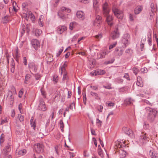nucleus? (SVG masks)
<instances>
[{
	"label": "nucleus",
	"mask_w": 158,
	"mask_h": 158,
	"mask_svg": "<svg viewBox=\"0 0 158 158\" xmlns=\"http://www.w3.org/2000/svg\"><path fill=\"white\" fill-rule=\"evenodd\" d=\"M28 15L29 17L32 21H34L35 20V18L34 15L32 13L31 11L28 12Z\"/></svg>",
	"instance_id": "nucleus-28"
},
{
	"label": "nucleus",
	"mask_w": 158,
	"mask_h": 158,
	"mask_svg": "<svg viewBox=\"0 0 158 158\" xmlns=\"http://www.w3.org/2000/svg\"><path fill=\"white\" fill-rule=\"evenodd\" d=\"M120 33L118 25L115 27V29L111 32V36L112 39L114 40L119 37Z\"/></svg>",
	"instance_id": "nucleus-3"
},
{
	"label": "nucleus",
	"mask_w": 158,
	"mask_h": 158,
	"mask_svg": "<svg viewBox=\"0 0 158 158\" xmlns=\"http://www.w3.org/2000/svg\"><path fill=\"white\" fill-rule=\"evenodd\" d=\"M106 72L105 71L102 70L98 69L95 70L94 72L92 74L93 75L96 76L98 75L104 74Z\"/></svg>",
	"instance_id": "nucleus-17"
},
{
	"label": "nucleus",
	"mask_w": 158,
	"mask_h": 158,
	"mask_svg": "<svg viewBox=\"0 0 158 158\" xmlns=\"http://www.w3.org/2000/svg\"><path fill=\"white\" fill-rule=\"evenodd\" d=\"M106 54V52L103 51L100 53L99 55L98 56V57L99 58H103L105 57V56Z\"/></svg>",
	"instance_id": "nucleus-30"
},
{
	"label": "nucleus",
	"mask_w": 158,
	"mask_h": 158,
	"mask_svg": "<svg viewBox=\"0 0 158 158\" xmlns=\"http://www.w3.org/2000/svg\"><path fill=\"white\" fill-rule=\"evenodd\" d=\"M64 73V74L63 75V81L67 80L68 79V77L67 75V73L65 71L64 72H63V73Z\"/></svg>",
	"instance_id": "nucleus-36"
},
{
	"label": "nucleus",
	"mask_w": 158,
	"mask_h": 158,
	"mask_svg": "<svg viewBox=\"0 0 158 158\" xmlns=\"http://www.w3.org/2000/svg\"><path fill=\"white\" fill-rule=\"evenodd\" d=\"M39 109L42 111H45L46 110V107L42 98H40L39 105Z\"/></svg>",
	"instance_id": "nucleus-8"
},
{
	"label": "nucleus",
	"mask_w": 158,
	"mask_h": 158,
	"mask_svg": "<svg viewBox=\"0 0 158 158\" xmlns=\"http://www.w3.org/2000/svg\"><path fill=\"white\" fill-rule=\"evenodd\" d=\"M148 44L150 46H151L152 45V40H151V36L148 35Z\"/></svg>",
	"instance_id": "nucleus-43"
},
{
	"label": "nucleus",
	"mask_w": 158,
	"mask_h": 158,
	"mask_svg": "<svg viewBox=\"0 0 158 158\" xmlns=\"http://www.w3.org/2000/svg\"><path fill=\"white\" fill-rule=\"evenodd\" d=\"M63 51V48H60V50L58 51V52L56 54V56L57 57L59 56L60 55V54H61V53H62V52Z\"/></svg>",
	"instance_id": "nucleus-45"
},
{
	"label": "nucleus",
	"mask_w": 158,
	"mask_h": 158,
	"mask_svg": "<svg viewBox=\"0 0 158 158\" xmlns=\"http://www.w3.org/2000/svg\"><path fill=\"white\" fill-rule=\"evenodd\" d=\"M150 7L151 8V11L152 13H153L154 12L156 11V10L154 7V6L153 3H152L150 5Z\"/></svg>",
	"instance_id": "nucleus-34"
},
{
	"label": "nucleus",
	"mask_w": 158,
	"mask_h": 158,
	"mask_svg": "<svg viewBox=\"0 0 158 158\" xmlns=\"http://www.w3.org/2000/svg\"><path fill=\"white\" fill-rule=\"evenodd\" d=\"M10 65L11 67L10 69V71L12 73H15V64L13 58L11 59Z\"/></svg>",
	"instance_id": "nucleus-19"
},
{
	"label": "nucleus",
	"mask_w": 158,
	"mask_h": 158,
	"mask_svg": "<svg viewBox=\"0 0 158 158\" xmlns=\"http://www.w3.org/2000/svg\"><path fill=\"white\" fill-rule=\"evenodd\" d=\"M6 122H7V119L5 118L4 119H2V120L0 124H3L4 123Z\"/></svg>",
	"instance_id": "nucleus-61"
},
{
	"label": "nucleus",
	"mask_w": 158,
	"mask_h": 158,
	"mask_svg": "<svg viewBox=\"0 0 158 158\" xmlns=\"http://www.w3.org/2000/svg\"><path fill=\"white\" fill-rule=\"evenodd\" d=\"M11 146V142L8 143L7 145H6L5 148L3 149L2 153L5 155H6L8 154V153L10 150V148Z\"/></svg>",
	"instance_id": "nucleus-10"
},
{
	"label": "nucleus",
	"mask_w": 158,
	"mask_h": 158,
	"mask_svg": "<svg viewBox=\"0 0 158 158\" xmlns=\"http://www.w3.org/2000/svg\"><path fill=\"white\" fill-rule=\"evenodd\" d=\"M58 80V76L57 75H55L53 77V81L55 82V84L57 83Z\"/></svg>",
	"instance_id": "nucleus-40"
},
{
	"label": "nucleus",
	"mask_w": 158,
	"mask_h": 158,
	"mask_svg": "<svg viewBox=\"0 0 158 158\" xmlns=\"http://www.w3.org/2000/svg\"><path fill=\"white\" fill-rule=\"evenodd\" d=\"M96 120H97L96 123L98 124H99L100 125V126H101V125L102 124V121L98 119V118H97Z\"/></svg>",
	"instance_id": "nucleus-54"
},
{
	"label": "nucleus",
	"mask_w": 158,
	"mask_h": 158,
	"mask_svg": "<svg viewBox=\"0 0 158 158\" xmlns=\"http://www.w3.org/2000/svg\"><path fill=\"white\" fill-rule=\"evenodd\" d=\"M117 44V42H116L114 43L113 44L110 45L109 46V49H111L113 48L114 47H115Z\"/></svg>",
	"instance_id": "nucleus-44"
},
{
	"label": "nucleus",
	"mask_w": 158,
	"mask_h": 158,
	"mask_svg": "<svg viewBox=\"0 0 158 158\" xmlns=\"http://www.w3.org/2000/svg\"><path fill=\"white\" fill-rule=\"evenodd\" d=\"M41 33V31L39 29H36L35 31V35L37 37L39 36Z\"/></svg>",
	"instance_id": "nucleus-32"
},
{
	"label": "nucleus",
	"mask_w": 158,
	"mask_h": 158,
	"mask_svg": "<svg viewBox=\"0 0 158 158\" xmlns=\"http://www.w3.org/2000/svg\"><path fill=\"white\" fill-rule=\"evenodd\" d=\"M130 36L128 33H125L124 34L123 36L122 41L125 45V46H127L128 43V40L130 38Z\"/></svg>",
	"instance_id": "nucleus-11"
},
{
	"label": "nucleus",
	"mask_w": 158,
	"mask_h": 158,
	"mask_svg": "<svg viewBox=\"0 0 158 158\" xmlns=\"http://www.w3.org/2000/svg\"><path fill=\"white\" fill-rule=\"evenodd\" d=\"M134 101L131 98H128L126 99L124 101V103L126 105H128L132 104V102Z\"/></svg>",
	"instance_id": "nucleus-20"
},
{
	"label": "nucleus",
	"mask_w": 158,
	"mask_h": 158,
	"mask_svg": "<svg viewBox=\"0 0 158 158\" xmlns=\"http://www.w3.org/2000/svg\"><path fill=\"white\" fill-rule=\"evenodd\" d=\"M132 70L134 73L136 75L138 72V69L136 67H134L132 69Z\"/></svg>",
	"instance_id": "nucleus-42"
},
{
	"label": "nucleus",
	"mask_w": 158,
	"mask_h": 158,
	"mask_svg": "<svg viewBox=\"0 0 158 158\" xmlns=\"http://www.w3.org/2000/svg\"><path fill=\"white\" fill-rule=\"evenodd\" d=\"M35 150L37 153H42L44 151V146L42 143H37L34 145Z\"/></svg>",
	"instance_id": "nucleus-4"
},
{
	"label": "nucleus",
	"mask_w": 158,
	"mask_h": 158,
	"mask_svg": "<svg viewBox=\"0 0 158 158\" xmlns=\"http://www.w3.org/2000/svg\"><path fill=\"white\" fill-rule=\"evenodd\" d=\"M98 155L102 158L104 157V155L102 153V152L101 149H99V150L98 151Z\"/></svg>",
	"instance_id": "nucleus-37"
},
{
	"label": "nucleus",
	"mask_w": 158,
	"mask_h": 158,
	"mask_svg": "<svg viewBox=\"0 0 158 158\" xmlns=\"http://www.w3.org/2000/svg\"><path fill=\"white\" fill-rule=\"evenodd\" d=\"M31 44L33 47L37 50L38 48H40V44L39 41L36 39H33L31 41Z\"/></svg>",
	"instance_id": "nucleus-9"
},
{
	"label": "nucleus",
	"mask_w": 158,
	"mask_h": 158,
	"mask_svg": "<svg viewBox=\"0 0 158 158\" xmlns=\"http://www.w3.org/2000/svg\"><path fill=\"white\" fill-rule=\"evenodd\" d=\"M25 31V26L24 25H23L22 27V31H21V35H23Z\"/></svg>",
	"instance_id": "nucleus-38"
},
{
	"label": "nucleus",
	"mask_w": 158,
	"mask_h": 158,
	"mask_svg": "<svg viewBox=\"0 0 158 158\" xmlns=\"http://www.w3.org/2000/svg\"><path fill=\"white\" fill-rule=\"evenodd\" d=\"M83 94V102L85 104H86V94L85 93L84 95Z\"/></svg>",
	"instance_id": "nucleus-49"
},
{
	"label": "nucleus",
	"mask_w": 158,
	"mask_h": 158,
	"mask_svg": "<svg viewBox=\"0 0 158 158\" xmlns=\"http://www.w3.org/2000/svg\"><path fill=\"white\" fill-rule=\"evenodd\" d=\"M90 93V95L95 99H100V97L97 93L92 91H91Z\"/></svg>",
	"instance_id": "nucleus-23"
},
{
	"label": "nucleus",
	"mask_w": 158,
	"mask_h": 158,
	"mask_svg": "<svg viewBox=\"0 0 158 158\" xmlns=\"http://www.w3.org/2000/svg\"><path fill=\"white\" fill-rule=\"evenodd\" d=\"M70 11L71 10L63 6L61 7L60 10L58 12V15L61 19L64 20L68 18L67 15H64L65 13H69Z\"/></svg>",
	"instance_id": "nucleus-2"
},
{
	"label": "nucleus",
	"mask_w": 158,
	"mask_h": 158,
	"mask_svg": "<svg viewBox=\"0 0 158 158\" xmlns=\"http://www.w3.org/2000/svg\"><path fill=\"white\" fill-rule=\"evenodd\" d=\"M26 28L27 32V33H28L30 31V29L29 28V26L27 24L26 25V26L25 27V28Z\"/></svg>",
	"instance_id": "nucleus-62"
},
{
	"label": "nucleus",
	"mask_w": 158,
	"mask_h": 158,
	"mask_svg": "<svg viewBox=\"0 0 158 158\" xmlns=\"http://www.w3.org/2000/svg\"><path fill=\"white\" fill-rule=\"evenodd\" d=\"M103 87L108 89H111V87L110 84L108 85H104Z\"/></svg>",
	"instance_id": "nucleus-50"
},
{
	"label": "nucleus",
	"mask_w": 158,
	"mask_h": 158,
	"mask_svg": "<svg viewBox=\"0 0 158 158\" xmlns=\"http://www.w3.org/2000/svg\"><path fill=\"white\" fill-rule=\"evenodd\" d=\"M29 67L31 70H33L35 72L37 70V67L33 63H31L29 64Z\"/></svg>",
	"instance_id": "nucleus-24"
},
{
	"label": "nucleus",
	"mask_w": 158,
	"mask_h": 158,
	"mask_svg": "<svg viewBox=\"0 0 158 158\" xmlns=\"http://www.w3.org/2000/svg\"><path fill=\"white\" fill-rule=\"evenodd\" d=\"M5 135L3 134H2L0 138V143L1 144L4 141Z\"/></svg>",
	"instance_id": "nucleus-33"
},
{
	"label": "nucleus",
	"mask_w": 158,
	"mask_h": 158,
	"mask_svg": "<svg viewBox=\"0 0 158 158\" xmlns=\"http://www.w3.org/2000/svg\"><path fill=\"white\" fill-rule=\"evenodd\" d=\"M90 87L93 90H96L98 89V87L97 86H90Z\"/></svg>",
	"instance_id": "nucleus-53"
},
{
	"label": "nucleus",
	"mask_w": 158,
	"mask_h": 158,
	"mask_svg": "<svg viewBox=\"0 0 158 158\" xmlns=\"http://www.w3.org/2000/svg\"><path fill=\"white\" fill-rule=\"evenodd\" d=\"M67 30V27L64 26H59L57 27L56 31L58 33L61 34Z\"/></svg>",
	"instance_id": "nucleus-15"
},
{
	"label": "nucleus",
	"mask_w": 158,
	"mask_h": 158,
	"mask_svg": "<svg viewBox=\"0 0 158 158\" xmlns=\"http://www.w3.org/2000/svg\"><path fill=\"white\" fill-rule=\"evenodd\" d=\"M39 25L41 27L43 26V24L42 22L41 21V19L40 18L39 19Z\"/></svg>",
	"instance_id": "nucleus-64"
},
{
	"label": "nucleus",
	"mask_w": 158,
	"mask_h": 158,
	"mask_svg": "<svg viewBox=\"0 0 158 158\" xmlns=\"http://www.w3.org/2000/svg\"><path fill=\"white\" fill-rule=\"evenodd\" d=\"M98 3V0H93V7H95L97 5Z\"/></svg>",
	"instance_id": "nucleus-52"
},
{
	"label": "nucleus",
	"mask_w": 158,
	"mask_h": 158,
	"mask_svg": "<svg viewBox=\"0 0 158 158\" xmlns=\"http://www.w3.org/2000/svg\"><path fill=\"white\" fill-rule=\"evenodd\" d=\"M23 94V92L22 90H20L19 93V97L20 98H21L22 96V95Z\"/></svg>",
	"instance_id": "nucleus-55"
},
{
	"label": "nucleus",
	"mask_w": 158,
	"mask_h": 158,
	"mask_svg": "<svg viewBox=\"0 0 158 158\" xmlns=\"http://www.w3.org/2000/svg\"><path fill=\"white\" fill-rule=\"evenodd\" d=\"M142 80V78L138 76L137 77L136 85L137 86L141 87H142L143 86V83Z\"/></svg>",
	"instance_id": "nucleus-18"
},
{
	"label": "nucleus",
	"mask_w": 158,
	"mask_h": 158,
	"mask_svg": "<svg viewBox=\"0 0 158 158\" xmlns=\"http://www.w3.org/2000/svg\"><path fill=\"white\" fill-rule=\"evenodd\" d=\"M117 146L118 148H123V147H125L126 145H124L123 144H121L120 143H118L117 145Z\"/></svg>",
	"instance_id": "nucleus-60"
},
{
	"label": "nucleus",
	"mask_w": 158,
	"mask_h": 158,
	"mask_svg": "<svg viewBox=\"0 0 158 158\" xmlns=\"http://www.w3.org/2000/svg\"><path fill=\"white\" fill-rule=\"evenodd\" d=\"M115 105V103L113 102H110L108 104V106H114Z\"/></svg>",
	"instance_id": "nucleus-63"
},
{
	"label": "nucleus",
	"mask_w": 158,
	"mask_h": 158,
	"mask_svg": "<svg viewBox=\"0 0 158 158\" xmlns=\"http://www.w3.org/2000/svg\"><path fill=\"white\" fill-rule=\"evenodd\" d=\"M35 79L36 80H38L40 79L41 77L40 75L38 74H35Z\"/></svg>",
	"instance_id": "nucleus-47"
},
{
	"label": "nucleus",
	"mask_w": 158,
	"mask_h": 158,
	"mask_svg": "<svg viewBox=\"0 0 158 158\" xmlns=\"http://www.w3.org/2000/svg\"><path fill=\"white\" fill-rule=\"evenodd\" d=\"M102 8L103 9L104 14L107 15L109 14V9L108 7V5L107 3L105 2L102 5Z\"/></svg>",
	"instance_id": "nucleus-14"
},
{
	"label": "nucleus",
	"mask_w": 158,
	"mask_h": 158,
	"mask_svg": "<svg viewBox=\"0 0 158 158\" xmlns=\"http://www.w3.org/2000/svg\"><path fill=\"white\" fill-rule=\"evenodd\" d=\"M102 22V17L99 15H97L93 22V24L95 26L99 27Z\"/></svg>",
	"instance_id": "nucleus-6"
},
{
	"label": "nucleus",
	"mask_w": 158,
	"mask_h": 158,
	"mask_svg": "<svg viewBox=\"0 0 158 158\" xmlns=\"http://www.w3.org/2000/svg\"><path fill=\"white\" fill-rule=\"evenodd\" d=\"M146 40V38H142V39L141 42V44H140V49H141V51H142L143 50V47L144 46V44L143 43V42H145Z\"/></svg>",
	"instance_id": "nucleus-29"
},
{
	"label": "nucleus",
	"mask_w": 158,
	"mask_h": 158,
	"mask_svg": "<svg viewBox=\"0 0 158 158\" xmlns=\"http://www.w3.org/2000/svg\"><path fill=\"white\" fill-rule=\"evenodd\" d=\"M145 110L147 113V119L150 122H153L154 121L157 115V110L149 107H146Z\"/></svg>",
	"instance_id": "nucleus-1"
},
{
	"label": "nucleus",
	"mask_w": 158,
	"mask_h": 158,
	"mask_svg": "<svg viewBox=\"0 0 158 158\" xmlns=\"http://www.w3.org/2000/svg\"><path fill=\"white\" fill-rule=\"evenodd\" d=\"M149 154L151 158H158V153L154 151L150 150Z\"/></svg>",
	"instance_id": "nucleus-21"
},
{
	"label": "nucleus",
	"mask_w": 158,
	"mask_h": 158,
	"mask_svg": "<svg viewBox=\"0 0 158 158\" xmlns=\"http://www.w3.org/2000/svg\"><path fill=\"white\" fill-rule=\"evenodd\" d=\"M124 77L126 78L127 80H130V78L128 74L127 73H126L125 74Z\"/></svg>",
	"instance_id": "nucleus-58"
},
{
	"label": "nucleus",
	"mask_w": 158,
	"mask_h": 158,
	"mask_svg": "<svg viewBox=\"0 0 158 158\" xmlns=\"http://www.w3.org/2000/svg\"><path fill=\"white\" fill-rule=\"evenodd\" d=\"M76 15L77 18L81 20H84L85 18V14L82 11H77L76 13Z\"/></svg>",
	"instance_id": "nucleus-13"
},
{
	"label": "nucleus",
	"mask_w": 158,
	"mask_h": 158,
	"mask_svg": "<svg viewBox=\"0 0 158 158\" xmlns=\"http://www.w3.org/2000/svg\"><path fill=\"white\" fill-rule=\"evenodd\" d=\"M112 10L115 15L118 19H122L123 17V12L115 7H113Z\"/></svg>",
	"instance_id": "nucleus-5"
},
{
	"label": "nucleus",
	"mask_w": 158,
	"mask_h": 158,
	"mask_svg": "<svg viewBox=\"0 0 158 158\" xmlns=\"http://www.w3.org/2000/svg\"><path fill=\"white\" fill-rule=\"evenodd\" d=\"M105 16H106V20L108 24L110 26L112 25V17L111 16L108 15V14L107 15L106 14H104Z\"/></svg>",
	"instance_id": "nucleus-16"
},
{
	"label": "nucleus",
	"mask_w": 158,
	"mask_h": 158,
	"mask_svg": "<svg viewBox=\"0 0 158 158\" xmlns=\"http://www.w3.org/2000/svg\"><path fill=\"white\" fill-rule=\"evenodd\" d=\"M72 95V92L70 91H69L68 93V98H70Z\"/></svg>",
	"instance_id": "nucleus-59"
},
{
	"label": "nucleus",
	"mask_w": 158,
	"mask_h": 158,
	"mask_svg": "<svg viewBox=\"0 0 158 158\" xmlns=\"http://www.w3.org/2000/svg\"><path fill=\"white\" fill-rule=\"evenodd\" d=\"M73 106H74V107H75V103L74 102L71 103V104L69 106V108L70 109L73 110Z\"/></svg>",
	"instance_id": "nucleus-48"
},
{
	"label": "nucleus",
	"mask_w": 158,
	"mask_h": 158,
	"mask_svg": "<svg viewBox=\"0 0 158 158\" xmlns=\"http://www.w3.org/2000/svg\"><path fill=\"white\" fill-rule=\"evenodd\" d=\"M18 118L20 121L21 122L24 120V117L21 114H19L18 115Z\"/></svg>",
	"instance_id": "nucleus-39"
},
{
	"label": "nucleus",
	"mask_w": 158,
	"mask_h": 158,
	"mask_svg": "<svg viewBox=\"0 0 158 158\" xmlns=\"http://www.w3.org/2000/svg\"><path fill=\"white\" fill-rule=\"evenodd\" d=\"M119 155L120 158H124L126 156V152L123 150L121 149L119 151Z\"/></svg>",
	"instance_id": "nucleus-22"
},
{
	"label": "nucleus",
	"mask_w": 158,
	"mask_h": 158,
	"mask_svg": "<svg viewBox=\"0 0 158 158\" xmlns=\"http://www.w3.org/2000/svg\"><path fill=\"white\" fill-rule=\"evenodd\" d=\"M31 77V75L29 74H27L25 76L26 81H29Z\"/></svg>",
	"instance_id": "nucleus-41"
},
{
	"label": "nucleus",
	"mask_w": 158,
	"mask_h": 158,
	"mask_svg": "<svg viewBox=\"0 0 158 158\" xmlns=\"http://www.w3.org/2000/svg\"><path fill=\"white\" fill-rule=\"evenodd\" d=\"M95 37L96 38H97L99 40V39H100L102 38V34H100L98 35H95Z\"/></svg>",
	"instance_id": "nucleus-51"
},
{
	"label": "nucleus",
	"mask_w": 158,
	"mask_h": 158,
	"mask_svg": "<svg viewBox=\"0 0 158 158\" xmlns=\"http://www.w3.org/2000/svg\"><path fill=\"white\" fill-rule=\"evenodd\" d=\"M67 62L65 61L63 65L60 68V70L61 71V74L62 75L63 72H64L65 71V67H67V64H66Z\"/></svg>",
	"instance_id": "nucleus-25"
},
{
	"label": "nucleus",
	"mask_w": 158,
	"mask_h": 158,
	"mask_svg": "<svg viewBox=\"0 0 158 158\" xmlns=\"http://www.w3.org/2000/svg\"><path fill=\"white\" fill-rule=\"evenodd\" d=\"M23 63L25 65H27V63L26 57H23Z\"/></svg>",
	"instance_id": "nucleus-56"
},
{
	"label": "nucleus",
	"mask_w": 158,
	"mask_h": 158,
	"mask_svg": "<svg viewBox=\"0 0 158 158\" xmlns=\"http://www.w3.org/2000/svg\"><path fill=\"white\" fill-rule=\"evenodd\" d=\"M23 16L24 17V18L26 20H28L29 19V15H28V14H23Z\"/></svg>",
	"instance_id": "nucleus-46"
},
{
	"label": "nucleus",
	"mask_w": 158,
	"mask_h": 158,
	"mask_svg": "<svg viewBox=\"0 0 158 158\" xmlns=\"http://www.w3.org/2000/svg\"><path fill=\"white\" fill-rule=\"evenodd\" d=\"M30 124L31 127L35 130V129L36 123L35 121H34V118L32 117L30 120Z\"/></svg>",
	"instance_id": "nucleus-26"
},
{
	"label": "nucleus",
	"mask_w": 158,
	"mask_h": 158,
	"mask_svg": "<svg viewBox=\"0 0 158 158\" xmlns=\"http://www.w3.org/2000/svg\"><path fill=\"white\" fill-rule=\"evenodd\" d=\"M15 3V5H16V2L14 1V2H13V9H14V10L15 12H16L17 11V9H16V7H15V6L14 5V3Z\"/></svg>",
	"instance_id": "nucleus-57"
},
{
	"label": "nucleus",
	"mask_w": 158,
	"mask_h": 158,
	"mask_svg": "<svg viewBox=\"0 0 158 158\" xmlns=\"http://www.w3.org/2000/svg\"><path fill=\"white\" fill-rule=\"evenodd\" d=\"M60 126L61 131L63 132L64 125L62 120H60Z\"/></svg>",
	"instance_id": "nucleus-31"
},
{
	"label": "nucleus",
	"mask_w": 158,
	"mask_h": 158,
	"mask_svg": "<svg viewBox=\"0 0 158 158\" xmlns=\"http://www.w3.org/2000/svg\"><path fill=\"white\" fill-rule=\"evenodd\" d=\"M142 10V9L140 7H138L136 8L135 10V14H139Z\"/></svg>",
	"instance_id": "nucleus-35"
},
{
	"label": "nucleus",
	"mask_w": 158,
	"mask_h": 158,
	"mask_svg": "<svg viewBox=\"0 0 158 158\" xmlns=\"http://www.w3.org/2000/svg\"><path fill=\"white\" fill-rule=\"evenodd\" d=\"M27 152V151L25 149H23L19 151L18 152H16V154L18 155L21 156L25 154Z\"/></svg>",
	"instance_id": "nucleus-27"
},
{
	"label": "nucleus",
	"mask_w": 158,
	"mask_h": 158,
	"mask_svg": "<svg viewBox=\"0 0 158 158\" xmlns=\"http://www.w3.org/2000/svg\"><path fill=\"white\" fill-rule=\"evenodd\" d=\"M146 135V134L145 133L142 135H141L140 136L139 141L140 143L142 145L145 144L148 141L149 138L147 137Z\"/></svg>",
	"instance_id": "nucleus-7"
},
{
	"label": "nucleus",
	"mask_w": 158,
	"mask_h": 158,
	"mask_svg": "<svg viewBox=\"0 0 158 158\" xmlns=\"http://www.w3.org/2000/svg\"><path fill=\"white\" fill-rule=\"evenodd\" d=\"M122 130L126 134L128 135L130 137L133 136V133L129 128L124 127L123 128Z\"/></svg>",
	"instance_id": "nucleus-12"
}]
</instances>
